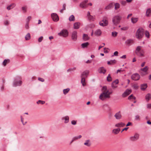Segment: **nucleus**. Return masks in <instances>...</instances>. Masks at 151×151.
<instances>
[{
	"label": "nucleus",
	"mask_w": 151,
	"mask_h": 151,
	"mask_svg": "<svg viewBox=\"0 0 151 151\" xmlns=\"http://www.w3.org/2000/svg\"><path fill=\"white\" fill-rule=\"evenodd\" d=\"M132 124V123L131 122H129L126 125V126H129Z\"/></svg>",
	"instance_id": "69168bd1"
},
{
	"label": "nucleus",
	"mask_w": 151,
	"mask_h": 151,
	"mask_svg": "<svg viewBox=\"0 0 151 151\" xmlns=\"http://www.w3.org/2000/svg\"><path fill=\"white\" fill-rule=\"evenodd\" d=\"M81 137H82V136L81 135H79L78 136L75 137H74L73 138L71 142H70V144H71L74 141H75L76 140H77L79 139H80Z\"/></svg>",
	"instance_id": "393cba45"
},
{
	"label": "nucleus",
	"mask_w": 151,
	"mask_h": 151,
	"mask_svg": "<svg viewBox=\"0 0 151 151\" xmlns=\"http://www.w3.org/2000/svg\"><path fill=\"white\" fill-rule=\"evenodd\" d=\"M119 83V81L118 80H116L114 81L111 84V87L114 88H116L117 87V86L116 85Z\"/></svg>",
	"instance_id": "f3484780"
},
{
	"label": "nucleus",
	"mask_w": 151,
	"mask_h": 151,
	"mask_svg": "<svg viewBox=\"0 0 151 151\" xmlns=\"http://www.w3.org/2000/svg\"><path fill=\"white\" fill-rule=\"evenodd\" d=\"M102 33L101 30L98 29L95 31L94 34L96 36H99L101 35Z\"/></svg>",
	"instance_id": "a211bd4d"
},
{
	"label": "nucleus",
	"mask_w": 151,
	"mask_h": 151,
	"mask_svg": "<svg viewBox=\"0 0 151 151\" xmlns=\"http://www.w3.org/2000/svg\"><path fill=\"white\" fill-rule=\"evenodd\" d=\"M27 7L26 6H23L22 7V11L24 12H26L27 11Z\"/></svg>",
	"instance_id": "8fccbe9b"
},
{
	"label": "nucleus",
	"mask_w": 151,
	"mask_h": 151,
	"mask_svg": "<svg viewBox=\"0 0 151 151\" xmlns=\"http://www.w3.org/2000/svg\"><path fill=\"white\" fill-rule=\"evenodd\" d=\"M22 83V81L21 80H18L17 78L15 79L13 83V86L16 87L21 86Z\"/></svg>",
	"instance_id": "0eeeda50"
},
{
	"label": "nucleus",
	"mask_w": 151,
	"mask_h": 151,
	"mask_svg": "<svg viewBox=\"0 0 151 151\" xmlns=\"http://www.w3.org/2000/svg\"><path fill=\"white\" fill-rule=\"evenodd\" d=\"M120 130V129L119 128L114 129H113L112 132L115 134H117L119 133Z\"/></svg>",
	"instance_id": "5701e85b"
},
{
	"label": "nucleus",
	"mask_w": 151,
	"mask_h": 151,
	"mask_svg": "<svg viewBox=\"0 0 151 151\" xmlns=\"http://www.w3.org/2000/svg\"><path fill=\"white\" fill-rule=\"evenodd\" d=\"M144 30L142 28H139L137 31L136 35V37L139 39H141L144 35Z\"/></svg>",
	"instance_id": "7ed1b4c3"
},
{
	"label": "nucleus",
	"mask_w": 151,
	"mask_h": 151,
	"mask_svg": "<svg viewBox=\"0 0 151 151\" xmlns=\"http://www.w3.org/2000/svg\"><path fill=\"white\" fill-rule=\"evenodd\" d=\"M89 73L88 70H86L83 72L81 74V77L82 78H86Z\"/></svg>",
	"instance_id": "dca6fc26"
},
{
	"label": "nucleus",
	"mask_w": 151,
	"mask_h": 151,
	"mask_svg": "<svg viewBox=\"0 0 151 151\" xmlns=\"http://www.w3.org/2000/svg\"><path fill=\"white\" fill-rule=\"evenodd\" d=\"M118 52H117V51H115L114 53V55H112V56H117L118 55Z\"/></svg>",
	"instance_id": "4d7b16f0"
},
{
	"label": "nucleus",
	"mask_w": 151,
	"mask_h": 151,
	"mask_svg": "<svg viewBox=\"0 0 151 151\" xmlns=\"http://www.w3.org/2000/svg\"><path fill=\"white\" fill-rule=\"evenodd\" d=\"M125 125V124L122 122H120L116 124L115 126L116 127H122Z\"/></svg>",
	"instance_id": "aec40b11"
},
{
	"label": "nucleus",
	"mask_w": 151,
	"mask_h": 151,
	"mask_svg": "<svg viewBox=\"0 0 151 151\" xmlns=\"http://www.w3.org/2000/svg\"><path fill=\"white\" fill-rule=\"evenodd\" d=\"M80 23L79 22L75 23L73 24V28L75 29H78L80 28Z\"/></svg>",
	"instance_id": "412c9836"
},
{
	"label": "nucleus",
	"mask_w": 151,
	"mask_h": 151,
	"mask_svg": "<svg viewBox=\"0 0 151 151\" xmlns=\"http://www.w3.org/2000/svg\"><path fill=\"white\" fill-rule=\"evenodd\" d=\"M38 80L39 81H40L42 82H43L44 81V79L40 78H38Z\"/></svg>",
	"instance_id": "13d9d810"
},
{
	"label": "nucleus",
	"mask_w": 151,
	"mask_h": 151,
	"mask_svg": "<svg viewBox=\"0 0 151 151\" xmlns=\"http://www.w3.org/2000/svg\"><path fill=\"white\" fill-rule=\"evenodd\" d=\"M16 5L14 3H13L10 5H9L7 7V9L9 10L10 9H13L14 7Z\"/></svg>",
	"instance_id": "cd10ccee"
},
{
	"label": "nucleus",
	"mask_w": 151,
	"mask_h": 151,
	"mask_svg": "<svg viewBox=\"0 0 151 151\" xmlns=\"http://www.w3.org/2000/svg\"><path fill=\"white\" fill-rule=\"evenodd\" d=\"M43 39V37L42 36H41L38 39V41L39 42H40L42 41V40Z\"/></svg>",
	"instance_id": "6e6d98bb"
},
{
	"label": "nucleus",
	"mask_w": 151,
	"mask_h": 151,
	"mask_svg": "<svg viewBox=\"0 0 151 151\" xmlns=\"http://www.w3.org/2000/svg\"><path fill=\"white\" fill-rule=\"evenodd\" d=\"M135 97L133 96V95H131L128 98L129 99H134L135 100Z\"/></svg>",
	"instance_id": "09e8293b"
},
{
	"label": "nucleus",
	"mask_w": 151,
	"mask_h": 151,
	"mask_svg": "<svg viewBox=\"0 0 151 151\" xmlns=\"http://www.w3.org/2000/svg\"><path fill=\"white\" fill-rule=\"evenodd\" d=\"M121 19V17L119 15H116L114 16L112 18V22L113 24L115 26H116L119 24Z\"/></svg>",
	"instance_id": "20e7f679"
},
{
	"label": "nucleus",
	"mask_w": 151,
	"mask_h": 151,
	"mask_svg": "<svg viewBox=\"0 0 151 151\" xmlns=\"http://www.w3.org/2000/svg\"><path fill=\"white\" fill-rule=\"evenodd\" d=\"M70 89L68 88L66 89H64L63 90V92L64 94L65 95L67 93L70 91Z\"/></svg>",
	"instance_id": "ea45409f"
},
{
	"label": "nucleus",
	"mask_w": 151,
	"mask_h": 151,
	"mask_svg": "<svg viewBox=\"0 0 151 151\" xmlns=\"http://www.w3.org/2000/svg\"><path fill=\"white\" fill-rule=\"evenodd\" d=\"M45 103V101L41 100H39L37 102V104H44Z\"/></svg>",
	"instance_id": "c03bdc74"
},
{
	"label": "nucleus",
	"mask_w": 151,
	"mask_h": 151,
	"mask_svg": "<svg viewBox=\"0 0 151 151\" xmlns=\"http://www.w3.org/2000/svg\"><path fill=\"white\" fill-rule=\"evenodd\" d=\"M124 70H122V69H119V70H118L117 71V73H118L119 72H123Z\"/></svg>",
	"instance_id": "e2e57ef3"
},
{
	"label": "nucleus",
	"mask_w": 151,
	"mask_h": 151,
	"mask_svg": "<svg viewBox=\"0 0 151 151\" xmlns=\"http://www.w3.org/2000/svg\"><path fill=\"white\" fill-rule=\"evenodd\" d=\"M107 80L108 81H111L112 78L110 74H109L107 77Z\"/></svg>",
	"instance_id": "de8ad7c7"
},
{
	"label": "nucleus",
	"mask_w": 151,
	"mask_h": 151,
	"mask_svg": "<svg viewBox=\"0 0 151 151\" xmlns=\"http://www.w3.org/2000/svg\"><path fill=\"white\" fill-rule=\"evenodd\" d=\"M131 78L133 80L137 81L140 78V76L137 73H135L132 75Z\"/></svg>",
	"instance_id": "9b49d317"
},
{
	"label": "nucleus",
	"mask_w": 151,
	"mask_h": 151,
	"mask_svg": "<svg viewBox=\"0 0 151 151\" xmlns=\"http://www.w3.org/2000/svg\"><path fill=\"white\" fill-rule=\"evenodd\" d=\"M147 106V107L148 108H151V104H148Z\"/></svg>",
	"instance_id": "338daca9"
},
{
	"label": "nucleus",
	"mask_w": 151,
	"mask_h": 151,
	"mask_svg": "<svg viewBox=\"0 0 151 151\" xmlns=\"http://www.w3.org/2000/svg\"><path fill=\"white\" fill-rule=\"evenodd\" d=\"M142 47L140 46H138L136 49V53L139 57H144L145 52L144 50L142 49Z\"/></svg>",
	"instance_id": "f03ea898"
},
{
	"label": "nucleus",
	"mask_w": 151,
	"mask_h": 151,
	"mask_svg": "<svg viewBox=\"0 0 151 151\" xmlns=\"http://www.w3.org/2000/svg\"><path fill=\"white\" fill-rule=\"evenodd\" d=\"M109 49L107 48H104V52L105 53H107L109 52Z\"/></svg>",
	"instance_id": "49530a36"
},
{
	"label": "nucleus",
	"mask_w": 151,
	"mask_h": 151,
	"mask_svg": "<svg viewBox=\"0 0 151 151\" xmlns=\"http://www.w3.org/2000/svg\"><path fill=\"white\" fill-rule=\"evenodd\" d=\"M113 6V4L112 3H111L109 5H107L105 8V9L106 10H108L110 9Z\"/></svg>",
	"instance_id": "c85d7f7f"
},
{
	"label": "nucleus",
	"mask_w": 151,
	"mask_h": 151,
	"mask_svg": "<svg viewBox=\"0 0 151 151\" xmlns=\"http://www.w3.org/2000/svg\"><path fill=\"white\" fill-rule=\"evenodd\" d=\"M62 120H64V123L65 124L68 123L69 122V117L68 116H65L62 118Z\"/></svg>",
	"instance_id": "6ab92c4d"
},
{
	"label": "nucleus",
	"mask_w": 151,
	"mask_h": 151,
	"mask_svg": "<svg viewBox=\"0 0 151 151\" xmlns=\"http://www.w3.org/2000/svg\"><path fill=\"white\" fill-rule=\"evenodd\" d=\"M151 98V95L150 94H147L146 96L145 99L147 101H149Z\"/></svg>",
	"instance_id": "a19ab883"
},
{
	"label": "nucleus",
	"mask_w": 151,
	"mask_h": 151,
	"mask_svg": "<svg viewBox=\"0 0 151 151\" xmlns=\"http://www.w3.org/2000/svg\"><path fill=\"white\" fill-rule=\"evenodd\" d=\"M77 32L76 31H73L71 37L72 40L74 41H75L77 40Z\"/></svg>",
	"instance_id": "f8f14e48"
},
{
	"label": "nucleus",
	"mask_w": 151,
	"mask_h": 151,
	"mask_svg": "<svg viewBox=\"0 0 151 151\" xmlns=\"http://www.w3.org/2000/svg\"><path fill=\"white\" fill-rule=\"evenodd\" d=\"M139 138V134L138 133H135L132 136H131L129 139L130 141L135 142L138 140Z\"/></svg>",
	"instance_id": "39448f33"
},
{
	"label": "nucleus",
	"mask_w": 151,
	"mask_h": 151,
	"mask_svg": "<svg viewBox=\"0 0 151 151\" xmlns=\"http://www.w3.org/2000/svg\"><path fill=\"white\" fill-rule=\"evenodd\" d=\"M145 34L146 37L147 38H149L150 36L149 32L147 31H146L145 32Z\"/></svg>",
	"instance_id": "a18cd8bd"
},
{
	"label": "nucleus",
	"mask_w": 151,
	"mask_h": 151,
	"mask_svg": "<svg viewBox=\"0 0 151 151\" xmlns=\"http://www.w3.org/2000/svg\"><path fill=\"white\" fill-rule=\"evenodd\" d=\"M120 58L122 59H126V55H124L120 57Z\"/></svg>",
	"instance_id": "0e129e2a"
},
{
	"label": "nucleus",
	"mask_w": 151,
	"mask_h": 151,
	"mask_svg": "<svg viewBox=\"0 0 151 151\" xmlns=\"http://www.w3.org/2000/svg\"><path fill=\"white\" fill-rule=\"evenodd\" d=\"M30 38V35L29 33H27L25 37V39L26 40H29Z\"/></svg>",
	"instance_id": "37998d69"
},
{
	"label": "nucleus",
	"mask_w": 151,
	"mask_h": 151,
	"mask_svg": "<svg viewBox=\"0 0 151 151\" xmlns=\"http://www.w3.org/2000/svg\"><path fill=\"white\" fill-rule=\"evenodd\" d=\"M138 20V18L136 17H132L131 21L133 23H136Z\"/></svg>",
	"instance_id": "2f4dec72"
},
{
	"label": "nucleus",
	"mask_w": 151,
	"mask_h": 151,
	"mask_svg": "<svg viewBox=\"0 0 151 151\" xmlns=\"http://www.w3.org/2000/svg\"><path fill=\"white\" fill-rule=\"evenodd\" d=\"M10 60L9 59H5L4 60L3 64L4 66H5L7 63H8L10 62Z\"/></svg>",
	"instance_id": "f704fd0d"
},
{
	"label": "nucleus",
	"mask_w": 151,
	"mask_h": 151,
	"mask_svg": "<svg viewBox=\"0 0 151 151\" xmlns=\"http://www.w3.org/2000/svg\"><path fill=\"white\" fill-rule=\"evenodd\" d=\"M128 29V28L127 27H123L121 28V29L122 30H127V29Z\"/></svg>",
	"instance_id": "bf43d9fd"
},
{
	"label": "nucleus",
	"mask_w": 151,
	"mask_h": 151,
	"mask_svg": "<svg viewBox=\"0 0 151 151\" xmlns=\"http://www.w3.org/2000/svg\"><path fill=\"white\" fill-rule=\"evenodd\" d=\"M118 35V33L116 32H113L111 33V35L114 37H116Z\"/></svg>",
	"instance_id": "79ce46f5"
},
{
	"label": "nucleus",
	"mask_w": 151,
	"mask_h": 151,
	"mask_svg": "<svg viewBox=\"0 0 151 151\" xmlns=\"http://www.w3.org/2000/svg\"><path fill=\"white\" fill-rule=\"evenodd\" d=\"M71 123L72 125H75L77 124V121L74 120H72L71 122Z\"/></svg>",
	"instance_id": "3c124183"
},
{
	"label": "nucleus",
	"mask_w": 151,
	"mask_h": 151,
	"mask_svg": "<svg viewBox=\"0 0 151 151\" xmlns=\"http://www.w3.org/2000/svg\"><path fill=\"white\" fill-rule=\"evenodd\" d=\"M114 116L116 119L119 120L121 119L122 115L120 111L116 113L114 115Z\"/></svg>",
	"instance_id": "2eb2a0df"
},
{
	"label": "nucleus",
	"mask_w": 151,
	"mask_h": 151,
	"mask_svg": "<svg viewBox=\"0 0 151 151\" xmlns=\"http://www.w3.org/2000/svg\"><path fill=\"white\" fill-rule=\"evenodd\" d=\"M21 121L22 122L23 124V125H24L26 123H27V122H25L24 123L23 122V120H24V119L22 117V116H21Z\"/></svg>",
	"instance_id": "5fc2aeb1"
},
{
	"label": "nucleus",
	"mask_w": 151,
	"mask_h": 151,
	"mask_svg": "<svg viewBox=\"0 0 151 151\" xmlns=\"http://www.w3.org/2000/svg\"><path fill=\"white\" fill-rule=\"evenodd\" d=\"M99 71L100 73L104 74L106 72V70L103 67H102L99 69Z\"/></svg>",
	"instance_id": "bb28decb"
},
{
	"label": "nucleus",
	"mask_w": 151,
	"mask_h": 151,
	"mask_svg": "<svg viewBox=\"0 0 151 151\" xmlns=\"http://www.w3.org/2000/svg\"><path fill=\"white\" fill-rule=\"evenodd\" d=\"M135 119L137 120H139L140 119V117L139 115H137L135 116Z\"/></svg>",
	"instance_id": "603ef678"
},
{
	"label": "nucleus",
	"mask_w": 151,
	"mask_h": 151,
	"mask_svg": "<svg viewBox=\"0 0 151 151\" xmlns=\"http://www.w3.org/2000/svg\"><path fill=\"white\" fill-rule=\"evenodd\" d=\"M69 20L70 21H74L75 20V17L74 15H71L69 18Z\"/></svg>",
	"instance_id": "e433bc0d"
},
{
	"label": "nucleus",
	"mask_w": 151,
	"mask_h": 151,
	"mask_svg": "<svg viewBox=\"0 0 151 151\" xmlns=\"http://www.w3.org/2000/svg\"><path fill=\"white\" fill-rule=\"evenodd\" d=\"M53 21L57 22L59 20V17L58 15L55 13H52L51 15Z\"/></svg>",
	"instance_id": "9d476101"
},
{
	"label": "nucleus",
	"mask_w": 151,
	"mask_h": 151,
	"mask_svg": "<svg viewBox=\"0 0 151 151\" xmlns=\"http://www.w3.org/2000/svg\"><path fill=\"white\" fill-rule=\"evenodd\" d=\"M101 90L102 92L99 97L100 100L104 101L106 99L110 98V95L112 93V92L109 91V90L107 89L106 86H103Z\"/></svg>",
	"instance_id": "f257e3e1"
},
{
	"label": "nucleus",
	"mask_w": 151,
	"mask_h": 151,
	"mask_svg": "<svg viewBox=\"0 0 151 151\" xmlns=\"http://www.w3.org/2000/svg\"><path fill=\"white\" fill-rule=\"evenodd\" d=\"M147 87V84H142L141 86V89L142 90H145Z\"/></svg>",
	"instance_id": "58836bf2"
},
{
	"label": "nucleus",
	"mask_w": 151,
	"mask_h": 151,
	"mask_svg": "<svg viewBox=\"0 0 151 151\" xmlns=\"http://www.w3.org/2000/svg\"><path fill=\"white\" fill-rule=\"evenodd\" d=\"M87 16L88 17V18L89 20H93L94 19V17L91 15H90V14L89 12H88L87 13Z\"/></svg>",
	"instance_id": "a878e982"
},
{
	"label": "nucleus",
	"mask_w": 151,
	"mask_h": 151,
	"mask_svg": "<svg viewBox=\"0 0 151 151\" xmlns=\"http://www.w3.org/2000/svg\"><path fill=\"white\" fill-rule=\"evenodd\" d=\"M89 27L91 28H93L95 27V25L93 24H91L89 25Z\"/></svg>",
	"instance_id": "680f3d73"
},
{
	"label": "nucleus",
	"mask_w": 151,
	"mask_h": 151,
	"mask_svg": "<svg viewBox=\"0 0 151 151\" xmlns=\"http://www.w3.org/2000/svg\"><path fill=\"white\" fill-rule=\"evenodd\" d=\"M83 38L84 41H87L89 39V37L87 35L84 34L83 36Z\"/></svg>",
	"instance_id": "7c9ffc66"
},
{
	"label": "nucleus",
	"mask_w": 151,
	"mask_h": 151,
	"mask_svg": "<svg viewBox=\"0 0 151 151\" xmlns=\"http://www.w3.org/2000/svg\"><path fill=\"white\" fill-rule=\"evenodd\" d=\"M133 43V41L132 40H129L126 42V44L128 45H130Z\"/></svg>",
	"instance_id": "473e14b6"
},
{
	"label": "nucleus",
	"mask_w": 151,
	"mask_h": 151,
	"mask_svg": "<svg viewBox=\"0 0 151 151\" xmlns=\"http://www.w3.org/2000/svg\"><path fill=\"white\" fill-rule=\"evenodd\" d=\"M84 144V145L87 146L88 147H90L91 145L90 140L89 139H88L85 140Z\"/></svg>",
	"instance_id": "4be33fe9"
},
{
	"label": "nucleus",
	"mask_w": 151,
	"mask_h": 151,
	"mask_svg": "<svg viewBox=\"0 0 151 151\" xmlns=\"http://www.w3.org/2000/svg\"><path fill=\"white\" fill-rule=\"evenodd\" d=\"M4 23L5 25H8L9 24V22L8 21L6 20L4 22Z\"/></svg>",
	"instance_id": "052dcab7"
},
{
	"label": "nucleus",
	"mask_w": 151,
	"mask_h": 151,
	"mask_svg": "<svg viewBox=\"0 0 151 151\" xmlns=\"http://www.w3.org/2000/svg\"><path fill=\"white\" fill-rule=\"evenodd\" d=\"M133 87L135 89H137L138 88V86L137 84H134L133 85Z\"/></svg>",
	"instance_id": "864d4df0"
},
{
	"label": "nucleus",
	"mask_w": 151,
	"mask_h": 151,
	"mask_svg": "<svg viewBox=\"0 0 151 151\" xmlns=\"http://www.w3.org/2000/svg\"><path fill=\"white\" fill-rule=\"evenodd\" d=\"M151 13V9L149 8L147 9L146 12V15L148 17Z\"/></svg>",
	"instance_id": "c9c22d12"
},
{
	"label": "nucleus",
	"mask_w": 151,
	"mask_h": 151,
	"mask_svg": "<svg viewBox=\"0 0 151 151\" xmlns=\"http://www.w3.org/2000/svg\"><path fill=\"white\" fill-rule=\"evenodd\" d=\"M88 1L85 0L81 2L80 4V7L83 9H85L87 7V2Z\"/></svg>",
	"instance_id": "1a4fd4ad"
},
{
	"label": "nucleus",
	"mask_w": 151,
	"mask_h": 151,
	"mask_svg": "<svg viewBox=\"0 0 151 151\" xmlns=\"http://www.w3.org/2000/svg\"><path fill=\"white\" fill-rule=\"evenodd\" d=\"M81 82L83 86H84L86 85V78H81Z\"/></svg>",
	"instance_id": "72a5a7b5"
},
{
	"label": "nucleus",
	"mask_w": 151,
	"mask_h": 151,
	"mask_svg": "<svg viewBox=\"0 0 151 151\" xmlns=\"http://www.w3.org/2000/svg\"><path fill=\"white\" fill-rule=\"evenodd\" d=\"M117 61L115 60H111L107 62V64L109 65H114L116 63Z\"/></svg>",
	"instance_id": "b1692460"
},
{
	"label": "nucleus",
	"mask_w": 151,
	"mask_h": 151,
	"mask_svg": "<svg viewBox=\"0 0 151 151\" xmlns=\"http://www.w3.org/2000/svg\"><path fill=\"white\" fill-rule=\"evenodd\" d=\"M89 44L88 42H86L82 43L81 45V46L82 48H85L87 47L89 45Z\"/></svg>",
	"instance_id": "c756f323"
},
{
	"label": "nucleus",
	"mask_w": 151,
	"mask_h": 151,
	"mask_svg": "<svg viewBox=\"0 0 151 151\" xmlns=\"http://www.w3.org/2000/svg\"><path fill=\"white\" fill-rule=\"evenodd\" d=\"M149 68L148 66H146L143 68L141 69V70L144 72V73H142V75H144L147 74V71L148 70Z\"/></svg>",
	"instance_id": "ddd939ff"
},
{
	"label": "nucleus",
	"mask_w": 151,
	"mask_h": 151,
	"mask_svg": "<svg viewBox=\"0 0 151 151\" xmlns=\"http://www.w3.org/2000/svg\"><path fill=\"white\" fill-rule=\"evenodd\" d=\"M131 89H127L122 94V97H124L128 95L131 92Z\"/></svg>",
	"instance_id": "4468645a"
},
{
	"label": "nucleus",
	"mask_w": 151,
	"mask_h": 151,
	"mask_svg": "<svg viewBox=\"0 0 151 151\" xmlns=\"http://www.w3.org/2000/svg\"><path fill=\"white\" fill-rule=\"evenodd\" d=\"M114 6L115 10H117L120 8V5L119 3H116L115 4Z\"/></svg>",
	"instance_id": "4c0bfd02"
},
{
	"label": "nucleus",
	"mask_w": 151,
	"mask_h": 151,
	"mask_svg": "<svg viewBox=\"0 0 151 151\" xmlns=\"http://www.w3.org/2000/svg\"><path fill=\"white\" fill-rule=\"evenodd\" d=\"M108 24V22L107 20L105 19H103L99 23V25L103 27L107 26Z\"/></svg>",
	"instance_id": "6e6552de"
},
{
	"label": "nucleus",
	"mask_w": 151,
	"mask_h": 151,
	"mask_svg": "<svg viewBox=\"0 0 151 151\" xmlns=\"http://www.w3.org/2000/svg\"><path fill=\"white\" fill-rule=\"evenodd\" d=\"M58 35L60 36H62L64 37H66L68 35V32L67 30L63 29L59 33Z\"/></svg>",
	"instance_id": "423d86ee"
},
{
	"label": "nucleus",
	"mask_w": 151,
	"mask_h": 151,
	"mask_svg": "<svg viewBox=\"0 0 151 151\" xmlns=\"http://www.w3.org/2000/svg\"><path fill=\"white\" fill-rule=\"evenodd\" d=\"M132 15V14H129L127 16V19H128L129 17H130Z\"/></svg>",
	"instance_id": "774afa93"
}]
</instances>
